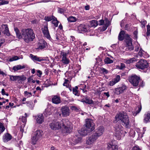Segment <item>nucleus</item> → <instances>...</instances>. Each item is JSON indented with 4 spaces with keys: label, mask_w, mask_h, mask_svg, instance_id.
<instances>
[{
    "label": "nucleus",
    "mask_w": 150,
    "mask_h": 150,
    "mask_svg": "<svg viewBox=\"0 0 150 150\" xmlns=\"http://www.w3.org/2000/svg\"><path fill=\"white\" fill-rule=\"evenodd\" d=\"M14 30L17 37L19 39H23L27 43L33 41L35 38L33 31L31 28L23 29L21 33L17 28H14Z\"/></svg>",
    "instance_id": "nucleus-1"
},
{
    "label": "nucleus",
    "mask_w": 150,
    "mask_h": 150,
    "mask_svg": "<svg viewBox=\"0 0 150 150\" xmlns=\"http://www.w3.org/2000/svg\"><path fill=\"white\" fill-rule=\"evenodd\" d=\"M115 118L116 121H121L122 125L125 128H129L130 127V122L128 116L126 112H123L117 113Z\"/></svg>",
    "instance_id": "nucleus-2"
},
{
    "label": "nucleus",
    "mask_w": 150,
    "mask_h": 150,
    "mask_svg": "<svg viewBox=\"0 0 150 150\" xmlns=\"http://www.w3.org/2000/svg\"><path fill=\"white\" fill-rule=\"evenodd\" d=\"M115 133L114 135L117 140H120L122 134H124L123 128L121 125L117 124L115 127Z\"/></svg>",
    "instance_id": "nucleus-3"
},
{
    "label": "nucleus",
    "mask_w": 150,
    "mask_h": 150,
    "mask_svg": "<svg viewBox=\"0 0 150 150\" xmlns=\"http://www.w3.org/2000/svg\"><path fill=\"white\" fill-rule=\"evenodd\" d=\"M43 134V132L41 130H38L34 132L31 138L32 144H35L37 141L42 137Z\"/></svg>",
    "instance_id": "nucleus-4"
},
{
    "label": "nucleus",
    "mask_w": 150,
    "mask_h": 150,
    "mask_svg": "<svg viewBox=\"0 0 150 150\" xmlns=\"http://www.w3.org/2000/svg\"><path fill=\"white\" fill-rule=\"evenodd\" d=\"M64 122L62 126H64V132L65 133H70L72 131V124L67 119H63Z\"/></svg>",
    "instance_id": "nucleus-5"
},
{
    "label": "nucleus",
    "mask_w": 150,
    "mask_h": 150,
    "mask_svg": "<svg viewBox=\"0 0 150 150\" xmlns=\"http://www.w3.org/2000/svg\"><path fill=\"white\" fill-rule=\"evenodd\" d=\"M61 113H59L58 112H56L57 114H59V115L63 117H67L69 116L70 113L71 112L69 107L67 106H64L62 107L60 110Z\"/></svg>",
    "instance_id": "nucleus-6"
},
{
    "label": "nucleus",
    "mask_w": 150,
    "mask_h": 150,
    "mask_svg": "<svg viewBox=\"0 0 150 150\" xmlns=\"http://www.w3.org/2000/svg\"><path fill=\"white\" fill-rule=\"evenodd\" d=\"M63 122V120L60 121H54L50 124L49 126L52 129L54 130L58 129L61 128Z\"/></svg>",
    "instance_id": "nucleus-7"
},
{
    "label": "nucleus",
    "mask_w": 150,
    "mask_h": 150,
    "mask_svg": "<svg viewBox=\"0 0 150 150\" xmlns=\"http://www.w3.org/2000/svg\"><path fill=\"white\" fill-rule=\"evenodd\" d=\"M136 66L138 68L143 69L149 67V63L146 60L141 59L137 63Z\"/></svg>",
    "instance_id": "nucleus-8"
},
{
    "label": "nucleus",
    "mask_w": 150,
    "mask_h": 150,
    "mask_svg": "<svg viewBox=\"0 0 150 150\" xmlns=\"http://www.w3.org/2000/svg\"><path fill=\"white\" fill-rule=\"evenodd\" d=\"M140 79L139 76L134 75L129 78V81L134 86H137L138 85Z\"/></svg>",
    "instance_id": "nucleus-9"
},
{
    "label": "nucleus",
    "mask_w": 150,
    "mask_h": 150,
    "mask_svg": "<svg viewBox=\"0 0 150 150\" xmlns=\"http://www.w3.org/2000/svg\"><path fill=\"white\" fill-rule=\"evenodd\" d=\"M125 42L127 46V48L129 51L134 49V47L132 45V40L128 34L125 35Z\"/></svg>",
    "instance_id": "nucleus-10"
},
{
    "label": "nucleus",
    "mask_w": 150,
    "mask_h": 150,
    "mask_svg": "<svg viewBox=\"0 0 150 150\" xmlns=\"http://www.w3.org/2000/svg\"><path fill=\"white\" fill-rule=\"evenodd\" d=\"M98 138L94 134H93L87 138L86 143L88 145H92L96 141Z\"/></svg>",
    "instance_id": "nucleus-11"
},
{
    "label": "nucleus",
    "mask_w": 150,
    "mask_h": 150,
    "mask_svg": "<svg viewBox=\"0 0 150 150\" xmlns=\"http://www.w3.org/2000/svg\"><path fill=\"white\" fill-rule=\"evenodd\" d=\"M85 125L86 128L89 129L90 131H92L95 129L93 120L91 119H86Z\"/></svg>",
    "instance_id": "nucleus-12"
},
{
    "label": "nucleus",
    "mask_w": 150,
    "mask_h": 150,
    "mask_svg": "<svg viewBox=\"0 0 150 150\" xmlns=\"http://www.w3.org/2000/svg\"><path fill=\"white\" fill-rule=\"evenodd\" d=\"M105 130L104 127L103 126H100L97 128L93 134L98 138L101 136L103 134Z\"/></svg>",
    "instance_id": "nucleus-13"
},
{
    "label": "nucleus",
    "mask_w": 150,
    "mask_h": 150,
    "mask_svg": "<svg viewBox=\"0 0 150 150\" xmlns=\"http://www.w3.org/2000/svg\"><path fill=\"white\" fill-rule=\"evenodd\" d=\"M30 57L31 59L34 62L38 61L40 62L43 61H47V58L41 57H38L37 56L34 55L32 54H30Z\"/></svg>",
    "instance_id": "nucleus-14"
},
{
    "label": "nucleus",
    "mask_w": 150,
    "mask_h": 150,
    "mask_svg": "<svg viewBox=\"0 0 150 150\" xmlns=\"http://www.w3.org/2000/svg\"><path fill=\"white\" fill-rule=\"evenodd\" d=\"M81 101L83 102H84L89 104H92L93 103V100L88 97L81 96Z\"/></svg>",
    "instance_id": "nucleus-15"
},
{
    "label": "nucleus",
    "mask_w": 150,
    "mask_h": 150,
    "mask_svg": "<svg viewBox=\"0 0 150 150\" xmlns=\"http://www.w3.org/2000/svg\"><path fill=\"white\" fill-rule=\"evenodd\" d=\"M61 57H62V59L61 62L64 64H67L69 63V59L67 57V53L64 52H62L61 53Z\"/></svg>",
    "instance_id": "nucleus-16"
},
{
    "label": "nucleus",
    "mask_w": 150,
    "mask_h": 150,
    "mask_svg": "<svg viewBox=\"0 0 150 150\" xmlns=\"http://www.w3.org/2000/svg\"><path fill=\"white\" fill-rule=\"evenodd\" d=\"M126 89V86L125 85H122V86L115 88L114 91V93L116 94L119 95L122 93Z\"/></svg>",
    "instance_id": "nucleus-17"
},
{
    "label": "nucleus",
    "mask_w": 150,
    "mask_h": 150,
    "mask_svg": "<svg viewBox=\"0 0 150 150\" xmlns=\"http://www.w3.org/2000/svg\"><path fill=\"white\" fill-rule=\"evenodd\" d=\"M42 30L44 36L47 38L50 39L51 38V37L47 26H45L42 29Z\"/></svg>",
    "instance_id": "nucleus-18"
},
{
    "label": "nucleus",
    "mask_w": 150,
    "mask_h": 150,
    "mask_svg": "<svg viewBox=\"0 0 150 150\" xmlns=\"http://www.w3.org/2000/svg\"><path fill=\"white\" fill-rule=\"evenodd\" d=\"M107 149L108 150H117L118 147L117 146L114 144L112 142L108 143L107 144Z\"/></svg>",
    "instance_id": "nucleus-19"
},
{
    "label": "nucleus",
    "mask_w": 150,
    "mask_h": 150,
    "mask_svg": "<svg viewBox=\"0 0 150 150\" xmlns=\"http://www.w3.org/2000/svg\"><path fill=\"white\" fill-rule=\"evenodd\" d=\"M47 43L45 41L43 40H40L38 44V49L42 50L46 47Z\"/></svg>",
    "instance_id": "nucleus-20"
},
{
    "label": "nucleus",
    "mask_w": 150,
    "mask_h": 150,
    "mask_svg": "<svg viewBox=\"0 0 150 150\" xmlns=\"http://www.w3.org/2000/svg\"><path fill=\"white\" fill-rule=\"evenodd\" d=\"M36 120L37 123L41 124L44 122V117L42 114H39L35 116Z\"/></svg>",
    "instance_id": "nucleus-21"
},
{
    "label": "nucleus",
    "mask_w": 150,
    "mask_h": 150,
    "mask_svg": "<svg viewBox=\"0 0 150 150\" xmlns=\"http://www.w3.org/2000/svg\"><path fill=\"white\" fill-rule=\"evenodd\" d=\"M52 102L53 103L56 104L60 103L61 102L60 96L57 95L54 96L52 98Z\"/></svg>",
    "instance_id": "nucleus-22"
},
{
    "label": "nucleus",
    "mask_w": 150,
    "mask_h": 150,
    "mask_svg": "<svg viewBox=\"0 0 150 150\" xmlns=\"http://www.w3.org/2000/svg\"><path fill=\"white\" fill-rule=\"evenodd\" d=\"M91 132L86 128L84 127L82 128L79 131V132L81 135L85 136Z\"/></svg>",
    "instance_id": "nucleus-23"
},
{
    "label": "nucleus",
    "mask_w": 150,
    "mask_h": 150,
    "mask_svg": "<svg viewBox=\"0 0 150 150\" xmlns=\"http://www.w3.org/2000/svg\"><path fill=\"white\" fill-rule=\"evenodd\" d=\"M12 138L11 134L8 133H6L5 134L3 137V140L4 142H7L10 140Z\"/></svg>",
    "instance_id": "nucleus-24"
},
{
    "label": "nucleus",
    "mask_w": 150,
    "mask_h": 150,
    "mask_svg": "<svg viewBox=\"0 0 150 150\" xmlns=\"http://www.w3.org/2000/svg\"><path fill=\"white\" fill-rule=\"evenodd\" d=\"M26 79V77L24 75L17 76L16 81L19 83H22V82L24 81Z\"/></svg>",
    "instance_id": "nucleus-25"
},
{
    "label": "nucleus",
    "mask_w": 150,
    "mask_h": 150,
    "mask_svg": "<svg viewBox=\"0 0 150 150\" xmlns=\"http://www.w3.org/2000/svg\"><path fill=\"white\" fill-rule=\"evenodd\" d=\"M110 24V22L109 21L106 20L105 21V23L103 26L100 28V30L102 31L105 30L109 25Z\"/></svg>",
    "instance_id": "nucleus-26"
},
{
    "label": "nucleus",
    "mask_w": 150,
    "mask_h": 150,
    "mask_svg": "<svg viewBox=\"0 0 150 150\" xmlns=\"http://www.w3.org/2000/svg\"><path fill=\"white\" fill-rule=\"evenodd\" d=\"M127 34H125L124 31H121L119 33L118 36V39L119 40L122 41L124 39H125V35Z\"/></svg>",
    "instance_id": "nucleus-27"
},
{
    "label": "nucleus",
    "mask_w": 150,
    "mask_h": 150,
    "mask_svg": "<svg viewBox=\"0 0 150 150\" xmlns=\"http://www.w3.org/2000/svg\"><path fill=\"white\" fill-rule=\"evenodd\" d=\"M87 26L83 24H81L78 27V29L80 31L86 32L87 31Z\"/></svg>",
    "instance_id": "nucleus-28"
},
{
    "label": "nucleus",
    "mask_w": 150,
    "mask_h": 150,
    "mask_svg": "<svg viewBox=\"0 0 150 150\" xmlns=\"http://www.w3.org/2000/svg\"><path fill=\"white\" fill-rule=\"evenodd\" d=\"M81 140V137H74L73 138L72 143L73 145H75L77 143L80 142Z\"/></svg>",
    "instance_id": "nucleus-29"
},
{
    "label": "nucleus",
    "mask_w": 150,
    "mask_h": 150,
    "mask_svg": "<svg viewBox=\"0 0 150 150\" xmlns=\"http://www.w3.org/2000/svg\"><path fill=\"white\" fill-rule=\"evenodd\" d=\"M25 67V66H22L20 65H18L14 66L13 68V69L14 70V71H16Z\"/></svg>",
    "instance_id": "nucleus-30"
},
{
    "label": "nucleus",
    "mask_w": 150,
    "mask_h": 150,
    "mask_svg": "<svg viewBox=\"0 0 150 150\" xmlns=\"http://www.w3.org/2000/svg\"><path fill=\"white\" fill-rule=\"evenodd\" d=\"M137 60L135 58H132L128 59H126V63L127 64H130L137 61Z\"/></svg>",
    "instance_id": "nucleus-31"
},
{
    "label": "nucleus",
    "mask_w": 150,
    "mask_h": 150,
    "mask_svg": "<svg viewBox=\"0 0 150 150\" xmlns=\"http://www.w3.org/2000/svg\"><path fill=\"white\" fill-rule=\"evenodd\" d=\"M142 107L141 106H138L135 109V111L133 113V115L135 116L137 114L139 113L141 110Z\"/></svg>",
    "instance_id": "nucleus-32"
},
{
    "label": "nucleus",
    "mask_w": 150,
    "mask_h": 150,
    "mask_svg": "<svg viewBox=\"0 0 150 150\" xmlns=\"http://www.w3.org/2000/svg\"><path fill=\"white\" fill-rule=\"evenodd\" d=\"M77 19L75 17L70 16L67 18V20L69 22H74L76 21Z\"/></svg>",
    "instance_id": "nucleus-33"
},
{
    "label": "nucleus",
    "mask_w": 150,
    "mask_h": 150,
    "mask_svg": "<svg viewBox=\"0 0 150 150\" xmlns=\"http://www.w3.org/2000/svg\"><path fill=\"white\" fill-rule=\"evenodd\" d=\"M104 62L105 64H110L112 63L113 61L109 57H106L104 59Z\"/></svg>",
    "instance_id": "nucleus-34"
},
{
    "label": "nucleus",
    "mask_w": 150,
    "mask_h": 150,
    "mask_svg": "<svg viewBox=\"0 0 150 150\" xmlns=\"http://www.w3.org/2000/svg\"><path fill=\"white\" fill-rule=\"evenodd\" d=\"M5 27V30L4 31V34H6L7 36H9L10 35L8 28V27L7 25L5 24L3 25Z\"/></svg>",
    "instance_id": "nucleus-35"
},
{
    "label": "nucleus",
    "mask_w": 150,
    "mask_h": 150,
    "mask_svg": "<svg viewBox=\"0 0 150 150\" xmlns=\"http://www.w3.org/2000/svg\"><path fill=\"white\" fill-rule=\"evenodd\" d=\"M78 88L77 86H76L74 88H73V93L75 95L79 96L80 94L78 93L77 90Z\"/></svg>",
    "instance_id": "nucleus-36"
},
{
    "label": "nucleus",
    "mask_w": 150,
    "mask_h": 150,
    "mask_svg": "<svg viewBox=\"0 0 150 150\" xmlns=\"http://www.w3.org/2000/svg\"><path fill=\"white\" fill-rule=\"evenodd\" d=\"M90 22L91 27H96L98 25V21L96 20H92Z\"/></svg>",
    "instance_id": "nucleus-37"
},
{
    "label": "nucleus",
    "mask_w": 150,
    "mask_h": 150,
    "mask_svg": "<svg viewBox=\"0 0 150 150\" xmlns=\"http://www.w3.org/2000/svg\"><path fill=\"white\" fill-rule=\"evenodd\" d=\"M59 21L57 20L56 18L54 17L52 21V23L53 24L55 27L58 26Z\"/></svg>",
    "instance_id": "nucleus-38"
},
{
    "label": "nucleus",
    "mask_w": 150,
    "mask_h": 150,
    "mask_svg": "<svg viewBox=\"0 0 150 150\" xmlns=\"http://www.w3.org/2000/svg\"><path fill=\"white\" fill-rule=\"evenodd\" d=\"M144 117V121H145L146 122L148 121L150 118V114L149 113H147V114H145Z\"/></svg>",
    "instance_id": "nucleus-39"
},
{
    "label": "nucleus",
    "mask_w": 150,
    "mask_h": 150,
    "mask_svg": "<svg viewBox=\"0 0 150 150\" xmlns=\"http://www.w3.org/2000/svg\"><path fill=\"white\" fill-rule=\"evenodd\" d=\"M55 17L53 16H47L45 18V20L47 21H49L53 20Z\"/></svg>",
    "instance_id": "nucleus-40"
},
{
    "label": "nucleus",
    "mask_w": 150,
    "mask_h": 150,
    "mask_svg": "<svg viewBox=\"0 0 150 150\" xmlns=\"http://www.w3.org/2000/svg\"><path fill=\"white\" fill-rule=\"evenodd\" d=\"M17 76L9 75L10 80L11 81H16Z\"/></svg>",
    "instance_id": "nucleus-41"
},
{
    "label": "nucleus",
    "mask_w": 150,
    "mask_h": 150,
    "mask_svg": "<svg viewBox=\"0 0 150 150\" xmlns=\"http://www.w3.org/2000/svg\"><path fill=\"white\" fill-rule=\"evenodd\" d=\"M25 116H22L21 118V121L23 123V124H22V125L24 126H25V125L26 123V114L25 113Z\"/></svg>",
    "instance_id": "nucleus-42"
},
{
    "label": "nucleus",
    "mask_w": 150,
    "mask_h": 150,
    "mask_svg": "<svg viewBox=\"0 0 150 150\" xmlns=\"http://www.w3.org/2000/svg\"><path fill=\"white\" fill-rule=\"evenodd\" d=\"M5 128L3 124L0 122V133L3 132L5 130Z\"/></svg>",
    "instance_id": "nucleus-43"
},
{
    "label": "nucleus",
    "mask_w": 150,
    "mask_h": 150,
    "mask_svg": "<svg viewBox=\"0 0 150 150\" xmlns=\"http://www.w3.org/2000/svg\"><path fill=\"white\" fill-rule=\"evenodd\" d=\"M8 3V1L5 0H0V6L7 4Z\"/></svg>",
    "instance_id": "nucleus-44"
},
{
    "label": "nucleus",
    "mask_w": 150,
    "mask_h": 150,
    "mask_svg": "<svg viewBox=\"0 0 150 150\" xmlns=\"http://www.w3.org/2000/svg\"><path fill=\"white\" fill-rule=\"evenodd\" d=\"M19 59V58L16 56H14L10 58L9 59V62H12L14 61H15L18 60Z\"/></svg>",
    "instance_id": "nucleus-45"
},
{
    "label": "nucleus",
    "mask_w": 150,
    "mask_h": 150,
    "mask_svg": "<svg viewBox=\"0 0 150 150\" xmlns=\"http://www.w3.org/2000/svg\"><path fill=\"white\" fill-rule=\"evenodd\" d=\"M24 95L25 96H27V98L30 97L32 96V94L31 93L28 92L26 91H24Z\"/></svg>",
    "instance_id": "nucleus-46"
},
{
    "label": "nucleus",
    "mask_w": 150,
    "mask_h": 150,
    "mask_svg": "<svg viewBox=\"0 0 150 150\" xmlns=\"http://www.w3.org/2000/svg\"><path fill=\"white\" fill-rule=\"evenodd\" d=\"M71 108L72 110H74L76 112L78 111L79 110V108H78L74 106H71Z\"/></svg>",
    "instance_id": "nucleus-47"
},
{
    "label": "nucleus",
    "mask_w": 150,
    "mask_h": 150,
    "mask_svg": "<svg viewBox=\"0 0 150 150\" xmlns=\"http://www.w3.org/2000/svg\"><path fill=\"white\" fill-rule=\"evenodd\" d=\"M100 69V71L103 74H107L108 73V70L103 67L101 68Z\"/></svg>",
    "instance_id": "nucleus-48"
},
{
    "label": "nucleus",
    "mask_w": 150,
    "mask_h": 150,
    "mask_svg": "<svg viewBox=\"0 0 150 150\" xmlns=\"http://www.w3.org/2000/svg\"><path fill=\"white\" fill-rule=\"evenodd\" d=\"M69 82V80L67 79H65V81L63 84V85L64 86H66L67 87H68L69 86V85L68 83V82Z\"/></svg>",
    "instance_id": "nucleus-49"
},
{
    "label": "nucleus",
    "mask_w": 150,
    "mask_h": 150,
    "mask_svg": "<svg viewBox=\"0 0 150 150\" xmlns=\"http://www.w3.org/2000/svg\"><path fill=\"white\" fill-rule=\"evenodd\" d=\"M120 76L119 75H118L116 76V77L113 80L116 83L120 81Z\"/></svg>",
    "instance_id": "nucleus-50"
},
{
    "label": "nucleus",
    "mask_w": 150,
    "mask_h": 150,
    "mask_svg": "<svg viewBox=\"0 0 150 150\" xmlns=\"http://www.w3.org/2000/svg\"><path fill=\"white\" fill-rule=\"evenodd\" d=\"M144 51L142 49H140L138 53L139 55L140 56L142 57L143 56V54H144Z\"/></svg>",
    "instance_id": "nucleus-51"
},
{
    "label": "nucleus",
    "mask_w": 150,
    "mask_h": 150,
    "mask_svg": "<svg viewBox=\"0 0 150 150\" xmlns=\"http://www.w3.org/2000/svg\"><path fill=\"white\" fill-rule=\"evenodd\" d=\"M135 132L133 130H131L129 132V134L131 136L134 137L135 136Z\"/></svg>",
    "instance_id": "nucleus-52"
},
{
    "label": "nucleus",
    "mask_w": 150,
    "mask_h": 150,
    "mask_svg": "<svg viewBox=\"0 0 150 150\" xmlns=\"http://www.w3.org/2000/svg\"><path fill=\"white\" fill-rule=\"evenodd\" d=\"M146 35L147 36H149L150 35V26L149 25L147 26Z\"/></svg>",
    "instance_id": "nucleus-53"
},
{
    "label": "nucleus",
    "mask_w": 150,
    "mask_h": 150,
    "mask_svg": "<svg viewBox=\"0 0 150 150\" xmlns=\"http://www.w3.org/2000/svg\"><path fill=\"white\" fill-rule=\"evenodd\" d=\"M65 11V10L62 8H58V12L60 13H62Z\"/></svg>",
    "instance_id": "nucleus-54"
},
{
    "label": "nucleus",
    "mask_w": 150,
    "mask_h": 150,
    "mask_svg": "<svg viewBox=\"0 0 150 150\" xmlns=\"http://www.w3.org/2000/svg\"><path fill=\"white\" fill-rule=\"evenodd\" d=\"M37 76H38L39 77H40L42 74V72L40 70H38L37 71Z\"/></svg>",
    "instance_id": "nucleus-55"
},
{
    "label": "nucleus",
    "mask_w": 150,
    "mask_h": 150,
    "mask_svg": "<svg viewBox=\"0 0 150 150\" xmlns=\"http://www.w3.org/2000/svg\"><path fill=\"white\" fill-rule=\"evenodd\" d=\"M115 83H116V82L114 81L113 80L111 81L109 83V85L110 86H113L114 85H115Z\"/></svg>",
    "instance_id": "nucleus-56"
},
{
    "label": "nucleus",
    "mask_w": 150,
    "mask_h": 150,
    "mask_svg": "<svg viewBox=\"0 0 150 150\" xmlns=\"http://www.w3.org/2000/svg\"><path fill=\"white\" fill-rule=\"evenodd\" d=\"M99 25H103L104 23L105 24V23L104 21L103 20H101L99 21Z\"/></svg>",
    "instance_id": "nucleus-57"
},
{
    "label": "nucleus",
    "mask_w": 150,
    "mask_h": 150,
    "mask_svg": "<svg viewBox=\"0 0 150 150\" xmlns=\"http://www.w3.org/2000/svg\"><path fill=\"white\" fill-rule=\"evenodd\" d=\"M5 42L4 39H0V47H1L2 44H3Z\"/></svg>",
    "instance_id": "nucleus-58"
},
{
    "label": "nucleus",
    "mask_w": 150,
    "mask_h": 150,
    "mask_svg": "<svg viewBox=\"0 0 150 150\" xmlns=\"http://www.w3.org/2000/svg\"><path fill=\"white\" fill-rule=\"evenodd\" d=\"M53 2L51 0H42L40 2H44V3H46V2Z\"/></svg>",
    "instance_id": "nucleus-59"
},
{
    "label": "nucleus",
    "mask_w": 150,
    "mask_h": 150,
    "mask_svg": "<svg viewBox=\"0 0 150 150\" xmlns=\"http://www.w3.org/2000/svg\"><path fill=\"white\" fill-rule=\"evenodd\" d=\"M0 74L2 75L3 76H6V74L3 71H2L0 69Z\"/></svg>",
    "instance_id": "nucleus-60"
},
{
    "label": "nucleus",
    "mask_w": 150,
    "mask_h": 150,
    "mask_svg": "<svg viewBox=\"0 0 150 150\" xmlns=\"http://www.w3.org/2000/svg\"><path fill=\"white\" fill-rule=\"evenodd\" d=\"M139 45L138 44H137V45L136 46H135V51H138L139 49Z\"/></svg>",
    "instance_id": "nucleus-61"
},
{
    "label": "nucleus",
    "mask_w": 150,
    "mask_h": 150,
    "mask_svg": "<svg viewBox=\"0 0 150 150\" xmlns=\"http://www.w3.org/2000/svg\"><path fill=\"white\" fill-rule=\"evenodd\" d=\"M146 23V22L145 21H143V22H142L141 24L142 25V28L144 27L145 26V25Z\"/></svg>",
    "instance_id": "nucleus-62"
},
{
    "label": "nucleus",
    "mask_w": 150,
    "mask_h": 150,
    "mask_svg": "<svg viewBox=\"0 0 150 150\" xmlns=\"http://www.w3.org/2000/svg\"><path fill=\"white\" fill-rule=\"evenodd\" d=\"M24 126L23 125H21L20 127V130L21 132H23V127Z\"/></svg>",
    "instance_id": "nucleus-63"
},
{
    "label": "nucleus",
    "mask_w": 150,
    "mask_h": 150,
    "mask_svg": "<svg viewBox=\"0 0 150 150\" xmlns=\"http://www.w3.org/2000/svg\"><path fill=\"white\" fill-rule=\"evenodd\" d=\"M103 94L104 95L108 97L110 96V95L109 92H104L103 93Z\"/></svg>",
    "instance_id": "nucleus-64"
}]
</instances>
